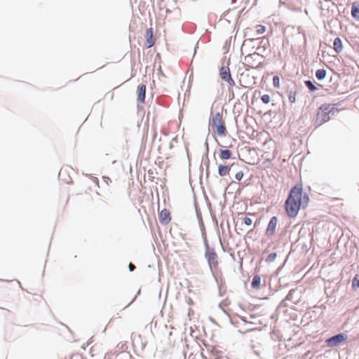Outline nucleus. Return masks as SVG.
I'll return each instance as SVG.
<instances>
[{
    "label": "nucleus",
    "instance_id": "obj_4",
    "mask_svg": "<svg viewBox=\"0 0 359 359\" xmlns=\"http://www.w3.org/2000/svg\"><path fill=\"white\" fill-rule=\"evenodd\" d=\"M205 257L211 269H217L218 267V257L213 250H208L205 253Z\"/></svg>",
    "mask_w": 359,
    "mask_h": 359
},
{
    "label": "nucleus",
    "instance_id": "obj_22",
    "mask_svg": "<svg viewBox=\"0 0 359 359\" xmlns=\"http://www.w3.org/2000/svg\"><path fill=\"white\" fill-rule=\"evenodd\" d=\"M273 83L276 88L280 87V79L278 76H274L273 78Z\"/></svg>",
    "mask_w": 359,
    "mask_h": 359
},
{
    "label": "nucleus",
    "instance_id": "obj_14",
    "mask_svg": "<svg viewBox=\"0 0 359 359\" xmlns=\"http://www.w3.org/2000/svg\"><path fill=\"white\" fill-rule=\"evenodd\" d=\"M219 157L222 160H227L231 158L232 152L229 149H219Z\"/></svg>",
    "mask_w": 359,
    "mask_h": 359
},
{
    "label": "nucleus",
    "instance_id": "obj_8",
    "mask_svg": "<svg viewBox=\"0 0 359 359\" xmlns=\"http://www.w3.org/2000/svg\"><path fill=\"white\" fill-rule=\"evenodd\" d=\"M220 76L222 80L229 83V86L233 87L235 85V82L231 78L229 68L222 67L220 71Z\"/></svg>",
    "mask_w": 359,
    "mask_h": 359
},
{
    "label": "nucleus",
    "instance_id": "obj_21",
    "mask_svg": "<svg viewBox=\"0 0 359 359\" xmlns=\"http://www.w3.org/2000/svg\"><path fill=\"white\" fill-rule=\"evenodd\" d=\"M276 257L277 254L276 252H272L268 255V257L266 259V262H272L276 259Z\"/></svg>",
    "mask_w": 359,
    "mask_h": 359
},
{
    "label": "nucleus",
    "instance_id": "obj_19",
    "mask_svg": "<svg viewBox=\"0 0 359 359\" xmlns=\"http://www.w3.org/2000/svg\"><path fill=\"white\" fill-rule=\"evenodd\" d=\"M296 96H297L296 91H292V90L290 91L289 95H288L289 101L291 103H294L296 102Z\"/></svg>",
    "mask_w": 359,
    "mask_h": 359
},
{
    "label": "nucleus",
    "instance_id": "obj_3",
    "mask_svg": "<svg viewBox=\"0 0 359 359\" xmlns=\"http://www.w3.org/2000/svg\"><path fill=\"white\" fill-rule=\"evenodd\" d=\"M261 55L257 53L249 54L245 57V64L250 68H257L260 65Z\"/></svg>",
    "mask_w": 359,
    "mask_h": 359
},
{
    "label": "nucleus",
    "instance_id": "obj_1",
    "mask_svg": "<svg viewBox=\"0 0 359 359\" xmlns=\"http://www.w3.org/2000/svg\"><path fill=\"white\" fill-rule=\"evenodd\" d=\"M309 198L306 193H303L301 184L295 185L290 192L285 203V208L290 217H295L300 208H304L309 203Z\"/></svg>",
    "mask_w": 359,
    "mask_h": 359
},
{
    "label": "nucleus",
    "instance_id": "obj_12",
    "mask_svg": "<svg viewBox=\"0 0 359 359\" xmlns=\"http://www.w3.org/2000/svg\"><path fill=\"white\" fill-rule=\"evenodd\" d=\"M230 170L231 167L229 165L219 164L218 166V174L220 177H224L229 175Z\"/></svg>",
    "mask_w": 359,
    "mask_h": 359
},
{
    "label": "nucleus",
    "instance_id": "obj_11",
    "mask_svg": "<svg viewBox=\"0 0 359 359\" xmlns=\"http://www.w3.org/2000/svg\"><path fill=\"white\" fill-rule=\"evenodd\" d=\"M146 86L144 84L140 85L137 90V100L143 103L145 100Z\"/></svg>",
    "mask_w": 359,
    "mask_h": 359
},
{
    "label": "nucleus",
    "instance_id": "obj_26",
    "mask_svg": "<svg viewBox=\"0 0 359 359\" xmlns=\"http://www.w3.org/2000/svg\"><path fill=\"white\" fill-rule=\"evenodd\" d=\"M235 177L237 180L240 181L243 177V172L242 171H239L236 173Z\"/></svg>",
    "mask_w": 359,
    "mask_h": 359
},
{
    "label": "nucleus",
    "instance_id": "obj_20",
    "mask_svg": "<svg viewBox=\"0 0 359 359\" xmlns=\"http://www.w3.org/2000/svg\"><path fill=\"white\" fill-rule=\"evenodd\" d=\"M352 286L354 289L359 287V275L355 276L353 279Z\"/></svg>",
    "mask_w": 359,
    "mask_h": 359
},
{
    "label": "nucleus",
    "instance_id": "obj_18",
    "mask_svg": "<svg viewBox=\"0 0 359 359\" xmlns=\"http://www.w3.org/2000/svg\"><path fill=\"white\" fill-rule=\"evenodd\" d=\"M255 29L258 35L264 34L266 30V27L262 25H257L255 27Z\"/></svg>",
    "mask_w": 359,
    "mask_h": 359
},
{
    "label": "nucleus",
    "instance_id": "obj_5",
    "mask_svg": "<svg viewBox=\"0 0 359 359\" xmlns=\"http://www.w3.org/2000/svg\"><path fill=\"white\" fill-rule=\"evenodd\" d=\"M347 337L344 334H339L326 340L327 345L330 347L337 346L342 341L346 340Z\"/></svg>",
    "mask_w": 359,
    "mask_h": 359
},
{
    "label": "nucleus",
    "instance_id": "obj_2",
    "mask_svg": "<svg viewBox=\"0 0 359 359\" xmlns=\"http://www.w3.org/2000/svg\"><path fill=\"white\" fill-rule=\"evenodd\" d=\"M210 126L212 131L220 137L226 135V128L224 125V121L222 115L220 113L215 114L211 119Z\"/></svg>",
    "mask_w": 359,
    "mask_h": 359
},
{
    "label": "nucleus",
    "instance_id": "obj_16",
    "mask_svg": "<svg viewBox=\"0 0 359 359\" xmlns=\"http://www.w3.org/2000/svg\"><path fill=\"white\" fill-rule=\"evenodd\" d=\"M351 15L355 19L359 20V8L353 4L351 8Z\"/></svg>",
    "mask_w": 359,
    "mask_h": 359
},
{
    "label": "nucleus",
    "instance_id": "obj_25",
    "mask_svg": "<svg viewBox=\"0 0 359 359\" xmlns=\"http://www.w3.org/2000/svg\"><path fill=\"white\" fill-rule=\"evenodd\" d=\"M305 84L311 90H314V84L311 81H306Z\"/></svg>",
    "mask_w": 359,
    "mask_h": 359
},
{
    "label": "nucleus",
    "instance_id": "obj_7",
    "mask_svg": "<svg viewBox=\"0 0 359 359\" xmlns=\"http://www.w3.org/2000/svg\"><path fill=\"white\" fill-rule=\"evenodd\" d=\"M278 224V218L276 217H272L268 224L266 229V235L267 236H272L275 234L276 227Z\"/></svg>",
    "mask_w": 359,
    "mask_h": 359
},
{
    "label": "nucleus",
    "instance_id": "obj_13",
    "mask_svg": "<svg viewBox=\"0 0 359 359\" xmlns=\"http://www.w3.org/2000/svg\"><path fill=\"white\" fill-rule=\"evenodd\" d=\"M333 49L337 53H339L343 50V45L339 37H337L333 42Z\"/></svg>",
    "mask_w": 359,
    "mask_h": 359
},
{
    "label": "nucleus",
    "instance_id": "obj_27",
    "mask_svg": "<svg viewBox=\"0 0 359 359\" xmlns=\"http://www.w3.org/2000/svg\"><path fill=\"white\" fill-rule=\"evenodd\" d=\"M128 268H129V269H130V271H134V270H135V266L133 264L130 263V264H129V266H128Z\"/></svg>",
    "mask_w": 359,
    "mask_h": 359
},
{
    "label": "nucleus",
    "instance_id": "obj_10",
    "mask_svg": "<svg viewBox=\"0 0 359 359\" xmlns=\"http://www.w3.org/2000/svg\"><path fill=\"white\" fill-rule=\"evenodd\" d=\"M146 46L147 48L152 47L155 43V39L154 38L153 29L149 28L146 31Z\"/></svg>",
    "mask_w": 359,
    "mask_h": 359
},
{
    "label": "nucleus",
    "instance_id": "obj_28",
    "mask_svg": "<svg viewBox=\"0 0 359 359\" xmlns=\"http://www.w3.org/2000/svg\"><path fill=\"white\" fill-rule=\"evenodd\" d=\"M69 359H81L79 355L72 356Z\"/></svg>",
    "mask_w": 359,
    "mask_h": 359
},
{
    "label": "nucleus",
    "instance_id": "obj_23",
    "mask_svg": "<svg viewBox=\"0 0 359 359\" xmlns=\"http://www.w3.org/2000/svg\"><path fill=\"white\" fill-rule=\"evenodd\" d=\"M261 100L264 104H268L271 101V97L269 95H263L261 97Z\"/></svg>",
    "mask_w": 359,
    "mask_h": 359
},
{
    "label": "nucleus",
    "instance_id": "obj_6",
    "mask_svg": "<svg viewBox=\"0 0 359 359\" xmlns=\"http://www.w3.org/2000/svg\"><path fill=\"white\" fill-rule=\"evenodd\" d=\"M330 119L328 107L323 109L320 107L317 112V121L319 124L327 121Z\"/></svg>",
    "mask_w": 359,
    "mask_h": 359
},
{
    "label": "nucleus",
    "instance_id": "obj_24",
    "mask_svg": "<svg viewBox=\"0 0 359 359\" xmlns=\"http://www.w3.org/2000/svg\"><path fill=\"white\" fill-rule=\"evenodd\" d=\"M243 223L247 226H250L252 224V220L251 218L245 217L243 219Z\"/></svg>",
    "mask_w": 359,
    "mask_h": 359
},
{
    "label": "nucleus",
    "instance_id": "obj_15",
    "mask_svg": "<svg viewBox=\"0 0 359 359\" xmlns=\"http://www.w3.org/2000/svg\"><path fill=\"white\" fill-rule=\"evenodd\" d=\"M260 285H261V278L258 275H256L252 278V287L253 288L258 289L260 287Z\"/></svg>",
    "mask_w": 359,
    "mask_h": 359
},
{
    "label": "nucleus",
    "instance_id": "obj_17",
    "mask_svg": "<svg viewBox=\"0 0 359 359\" xmlns=\"http://www.w3.org/2000/svg\"><path fill=\"white\" fill-rule=\"evenodd\" d=\"M326 76V71L323 69H318L316 72V76L321 80L323 79H324Z\"/></svg>",
    "mask_w": 359,
    "mask_h": 359
},
{
    "label": "nucleus",
    "instance_id": "obj_9",
    "mask_svg": "<svg viewBox=\"0 0 359 359\" xmlns=\"http://www.w3.org/2000/svg\"><path fill=\"white\" fill-rule=\"evenodd\" d=\"M171 220L170 211L165 208L163 209L159 214V221L162 224L166 225Z\"/></svg>",
    "mask_w": 359,
    "mask_h": 359
}]
</instances>
